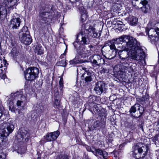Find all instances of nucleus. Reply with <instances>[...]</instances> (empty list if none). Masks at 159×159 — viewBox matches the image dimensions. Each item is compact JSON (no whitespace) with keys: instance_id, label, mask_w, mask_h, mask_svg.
I'll return each mask as SVG.
<instances>
[{"instance_id":"58836bf2","label":"nucleus","mask_w":159,"mask_h":159,"mask_svg":"<svg viewBox=\"0 0 159 159\" xmlns=\"http://www.w3.org/2000/svg\"><path fill=\"white\" fill-rule=\"evenodd\" d=\"M148 1L145 0L143 1L140 2L143 5V6H145V5H148Z\"/></svg>"},{"instance_id":"20e7f679","label":"nucleus","mask_w":159,"mask_h":159,"mask_svg":"<svg viewBox=\"0 0 159 159\" xmlns=\"http://www.w3.org/2000/svg\"><path fill=\"white\" fill-rule=\"evenodd\" d=\"M39 72V70L38 68L32 67L26 69L24 73L26 80L32 81L37 77Z\"/></svg>"},{"instance_id":"dca6fc26","label":"nucleus","mask_w":159,"mask_h":159,"mask_svg":"<svg viewBox=\"0 0 159 159\" xmlns=\"http://www.w3.org/2000/svg\"><path fill=\"white\" fill-rule=\"evenodd\" d=\"M60 134L58 131L50 133L46 136V139L48 141H51L55 140L58 137Z\"/></svg>"},{"instance_id":"39448f33","label":"nucleus","mask_w":159,"mask_h":159,"mask_svg":"<svg viewBox=\"0 0 159 159\" xmlns=\"http://www.w3.org/2000/svg\"><path fill=\"white\" fill-rule=\"evenodd\" d=\"M148 146L145 144L138 147L137 150L132 152V155L135 159H143L146 155L148 151Z\"/></svg>"},{"instance_id":"7c9ffc66","label":"nucleus","mask_w":159,"mask_h":159,"mask_svg":"<svg viewBox=\"0 0 159 159\" xmlns=\"http://www.w3.org/2000/svg\"><path fill=\"white\" fill-rule=\"evenodd\" d=\"M60 106V101L57 99H55L54 107L55 108H58Z\"/></svg>"},{"instance_id":"f03ea898","label":"nucleus","mask_w":159,"mask_h":159,"mask_svg":"<svg viewBox=\"0 0 159 159\" xmlns=\"http://www.w3.org/2000/svg\"><path fill=\"white\" fill-rule=\"evenodd\" d=\"M19 0H4L3 4L5 6H0V19L5 18L7 14V9L9 11L13 9V6L16 4Z\"/></svg>"},{"instance_id":"cd10ccee","label":"nucleus","mask_w":159,"mask_h":159,"mask_svg":"<svg viewBox=\"0 0 159 159\" xmlns=\"http://www.w3.org/2000/svg\"><path fill=\"white\" fill-rule=\"evenodd\" d=\"M80 13L81 14V20L82 22H84L87 19V15L86 13L85 10H83V12L80 11Z\"/></svg>"},{"instance_id":"8fccbe9b","label":"nucleus","mask_w":159,"mask_h":159,"mask_svg":"<svg viewBox=\"0 0 159 159\" xmlns=\"http://www.w3.org/2000/svg\"><path fill=\"white\" fill-rule=\"evenodd\" d=\"M116 56V55L115 54L114 55V56L113 57H111L110 58H107L106 57H105V58H106V59H113Z\"/></svg>"},{"instance_id":"423d86ee","label":"nucleus","mask_w":159,"mask_h":159,"mask_svg":"<svg viewBox=\"0 0 159 159\" xmlns=\"http://www.w3.org/2000/svg\"><path fill=\"white\" fill-rule=\"evenodd\" d=\"M82 29L84 30H85L86 31V34L89 36L93 38H98L101 36V31H98V32L95 31V28L90 25L89 23H87L83 25Z\"/></svg>"},{"instance_id":"3c124183","label":"nucleus","mask_w":159,"mask_h":159,"mask_svg":"<svg viewBox=\"0 0 159 159\" xmlns=\"http://www.w3.org/2000/svg\"><path fill=\"white\" fill-rule=\"evenodd\" d=\"M18 153H20V154H22L24 153L25 152V151H24V152H20V150H18Z\"/></svg>"},{"instance_id":"412c9836","label":"nucleus","mask_w":159,"mask_h":159,"mask_svg":"<svg viewBox=\"0 0 159 159\" xmlns=\"http://www.w3.org/2000/svg\"><path fill=\"white\" fill-rule=\"evenodd\" d=\"M146 32L148 35L149 37L150 38L156 37L155 35L156 31L154 29L147 28L146 29Z\"/></svg>"},{"instance_id":"c756f323","label":"nucleus","mask_w":159,"mask_h":159,"mask_svg":"<svg viewBox=\"0 0 159 159\" xmlns=\"http://www.w3.org/2000/svg\"><path fill=\"white\" fill-rule=\"evenodd\" d=\"M4 64V66H6L7 61L3 59L2 61L1 57H0V68H1L3 67L2 63Z\"/></svg>"},{"instance_id":"37998d69","label":"nucleus","mask_w":159,"mask_h":159,"mask_svg":"<svg viewBox=\"0 0 159 159\" xmlns=\"http://www.w3.org/2000/svg\"><path fill=\"white\" fill-rule=\"evenodd\" d=\"M3 109V107H2L1 108H0V119L2 115V112Z\"/></svg>"},{"instance_id":"4c0bfd02","label":"nucleus","mask_w":159,"mask_h":159,"mask_svg":"<svg viewBox=\"0 0 159 159\" xmlns=\"http://www.w3.org/2000/svg\"><path fill=\"white\" fill-rule=\"evenodd\" d=\"M6 157V155L3 153L0 152V159H5Z\"/></svg>"},{"instance_id":"ea45409f","label":"nucleus","mask_w":159,"mask_h":159,"mask_svg":"<svg viewBox=\"0 0 159 159\" xmlns=\"http://www.w3.org/2000/svg\"><path fill=\"white\" fill-rule=\"evenodd\" d=\"M159 135L157 134H156L155 136L152 137V140L153 142H155L158 140V137Z\"/></svg>"},{"instance_id":"603ef678","label":"nucleus","mask_w":159,"mask_h":159,"mask_svg":"<svg viewBox=\"0 0 159 159\" xmlns=\"http://www.w3.org/2000/svg\"><path fill=\"white\" fill-rule=\"evenodd\" d=\"M65 159H69L68 157L66 156V157H65Z\"/></svg>"},{"instance_id":"e433bc0d","label":"nucleus","mask_w":159,"mask_h":159,"mask_svg":"<svg viewBox=\"0 0 159 159\" xmlns=\"http://www.w3.org/2000/svg\"><path fill=\"white\" fill-rule=\"evenodd\" d=\"M100 123V120H99L96 121L94 122V128L97 127L99 126V124Z\"/></svg>"},{"instance_id":"c03bdc74","label":"nucleus","mask_w":159,"mask_h":159,"mask_svg":"<svg viewBox=\"0 0 159 159\" xmlns=\"http://www.w3.org/2000/svg\"><path fill=\"white\" fill-rule=\"evenodd\" d=\"M102 71L104 73H108L109 72V70L107 69L103 68Z\"/></svg>"},{"instance_id":"a878e982","label":"nucleus","mask_w":159,"mask_h":159,"mask_svg":"<svg viewBox=\"0 0 159 159\" xmlns=\"http://www.w3.org/2000/svg\"><path fill=\"white\" fill-rule=\"evenodd\" d=\"M10 54L11 56L14 58L17 57V56L19 55V51L17 48L15 47H14L12 48Z\"/></svg>"},{"instance_id":"7ed1b4c3","label":"nucleus","mask_w":159,"mask_h":159,"mask_svg":"<svg viewBox=\"0 0 159 159\" xmlns=\"http://www.w3.org/2000/svg\"><path fill=\"white\" fill-rule=\"evenodd\" d=\"M14 129L12 124L9 122L4 123L0 128V137L2 141L5 139L9 134L12 133Z\"/></svg>"},{"instance_id":"2f4dec72","label":"nucleus","mask_w":159,"mask_h":159,"mask_svg":"<svg viewBox=\"0 0 159 159\" xmlns=\"http://www.w3.org/2000/svg\"><path fill=\"white\" fill-rule=\"evenodd\" d=\"M58 64L60 66L63 67H65L67 65L66 62V61L64 60H63L61 61H60Z\"/></svg>"},{"instance_id":"de8ad7c7","label":"nucleus","mask_w":159,"mask_h":159,"mask_svg":"<svg viewBox=\"0 0 159 159\" xmlns=\"http://www.w3.org/2000/svg\"><path fill=\"white\" fill-rule=\"evenodd\" d=\"M123 24V22L121 21H118L117 22V24L119 25H122Z\"/></svg>"},{"instance_id":"5701e85b","label":"nucleus","mask_w":159,"mask_h":159,"mask_svg":"<svg viewBox=\"0 0 159 159\" xmlns=\"http://www.w3.org/2000/svg\"><path fill=\"white\" fill-rule=\"evenodd\" d=\"M128 21L131 25H136L138 21V19L135 16H129L128 18Z\"/></svg>"},{"instance_id":"1a4fd4ad","label":"nucleus","mask_w":159,"mask_h":159,"mask_svg":"<svg viewBox=\"0 0 159 159\" xmlns=\"http://www.w3.org/2000/svg\"><path fill=\"white\" fill-rule=\"evenodd\" d=\"M89 61L92 64L97 66L99 65L102 61L104 62V60L101 57L98 55L91 56L89 59Z\"/></svg>"},{"instance_id":"864d4df0","label":"nucleus","mask_w":159,"mask_h":159,"mask_svg":"<svg viewBox=\"0 0 159 159\" xmlns=\"http://www.w3.org/2000/svg\"><path fill=\"white\" fill-rule=\"evenodd\" d=\"M117 5H118L117 3H115L114 5V6L116 7V6H117Z\"/></svg>"},{"instance_id":"ddd939ff","label":"nucleus","mask_w":159,"mask_h":159,"mask_svg":"<svg viewBox=\"0 0 159 159\" xmlns=\"http://www.w3.org/2000/svg\"><path fill=\"white\" fill-rule=\"evenodd\" d=\"M81 37L82 39L81 42H83V44H88L89 43V39L88 38V35L86 34L85 30H82L80 33L77 35V39L78 38Z\"/></svg>"},{"instance_id":"bb28decb","label":"nucleus","mask_w":159,"mask_h":159,"mask_svg":"<svg viewBox=\"0 0 159 159\" xmlns=\"http://www.w3.org/2000/svg\"><path fill=\"white\" fill-rule=\"evenodd\" d=\"M83 62V61L79 59H78L76 57L73 60L70 61V64L75 66V65Z\"/></svg>"},{"instance_id":"b1692460","label":"nucleus","mask_w":159,"mask_h":159,"mask_svg":"<svg viewBox=\"0 0 159 159\" xmlns=\"http://www.w3.org/2000/svg\"><path fill=\"white\" fill-rule=\"evenodd\" d=\"M74 48H75L76 49L77 52L80 55H82L83 54V52L84 51L83 50V49L82 48V51H80V50H81V48H80V42L78 41H75L73 43Z\"/></svg>"},{"instance_id":"2eb2a0df","label":"nucleus","mask_w":159,"mask_h":159,"mask_svg":"<svg viewBox=\"0 0 159 159\" xmlns=\"http://www.w3.org/2000/svg\"><path fill=\"white\" fill-rule=\"evenodd\" d=\"M20 40L25 45L30 44L32 41L31 37L29 34V33H23L22 36Z\"/></svg>"},{"instance_id":"393cba45","label":"nucleus","mask_w":159,"mask_h":159,"mask_svg":"<svg viewBox=\"0 0 159 159\" xmlns=\"http://www.w3.org/2000/svg\"><path fill=\"white\" fill-rule=\"evenodd\" d=\"M9 99L8 101V106L9 109L12 112H15V108L14 106V102L13 100L11 99V96L9 98Z\"/></svg>"},{"instance_id":"6e6d98bb","label":"nucleus","mask_w":159,"mask_h":159,"mask_svg":"<svg viewBox=\"0 0 159 159\" xmlns=\"http://www.w3.org/2000/svg\"><path fill=\"white\" fill-rule=\"evenodd\" d=\"M99 116H100V117H101V115H99Z\"/></svg>"},{"instance_id":"aec40b11","label":"nucleus","mask_w":159,"mask_h":159,"mask_svg":"<svg viewBox=\"0 0 159 159\" xmlns=\"http://www.w3.org/2000/svg\"><path fill=\"white\" fill-rule=\"evenodd\" d=\"M118 39H113L110 41L108 44V46L111 49L114 50L115 51V53H116L118 51V50L116 48V46L115 45Z\"/></svg>"},{"instance_id":"f8f14e48","label":"nucleus","mask_w":159,"mask_h":159,"mask_svg":"<svg viewBox=\"0 0 159 159\" xmlns=\"http://www.w3.org/2000/svg\"><path fill=\"white\" fill-rule=\"evenodd\" d=\"M20 18H12L9 22L10 27L13 29H17L20 26Z\"/></svg>"},{"instance_id":"f3484780","label":"nucleus","mask_w":159,"mask_h":159,"mask_svg":"<svg viewBox=\"0 0 159 159\" xmlns=\"http://www.w3.org/2000/svg\"><path fill=\"white\" fill-rule=\"evenodd\" d=\"M46 9L42 11L40 13L39 16L41 18L42 20L44 21V23H46L48 21V19L51 16V14L48 11H46Z\"/></svg>"},{"instance_id":"79ce46f5","label":"nucleus","mask_w":159,"mask_h":159,"mask_svg":"<svg viewBox=\"0 0 159 159\" xmlns=\"http://www.w3.org/2000/svg\"><path fill=\"white\" fill-rule=\"evenodd\" d=\"M6 77V75L5 74L3 73H1L0 74V78L4 80Z\"/></svg>"},{"instance_id":"4468645a","label":"nucleus","mask_w":159,"mask_h":159,"mask_svg":"<svg viewBox=\"0 0 159 159\" xmlns=\"http://www.w3.org/2000/svg\"><path fill=\"white\" fill-rule=\"evenodd\" d=\"M93 153L97 157H99L100 158L106 159L107 156V153L104 151L98 148L95 149L94 151H92Z\"/></svg>"},{"instance_id":"c85d7f7f","label":"nucleus","mask_w":159,"mask_h":159,"mask_svg":"<svg viewBox=\"0 0 159 159\" xmlns=\"http://www.w3.org/2000/svg\"><path fill=\"white\" fill-rule=\"evenodd\" d=\"M142 11L144 13H147L149 11V6L148 5H145V6H143L141 7Z\"/></svg>"},{"instance_id":"0eeeda50","label":"nucleus","mask_w":159,"mask_h":159,"mask_svg":"<svg viewBox=\"0 0 159 159\" xmlns=\"http://www.w3.org/2000/svg\"><path fill=\"white\" fill-rule=\"evenodd\" d=\"M11 99L13 100L14 102H16V105L17 106H20L21 103L26 101V98L23 95L21 91L17 92L14 93H12L11 94Z\"/></svg>"},{"instance_id":"a19ab883","label":"nucleus","mask_w":159,"mask_h":159,"mask_svg":"<svg viewBox=\"0 0 159 159\" xmlns=\"http://www.w3.org/2000/svg\"><path fill=\"white\" fill-rule=\"evenodd\" d=\"M157 72L156 71H154L152 73H151V76L153 77H154L155 78H156L157 77Z\"/></svg>"},{"instance_id":"4be33fe9","label":"nucleus","mask_w":159,"mask_h":159,"mask_svg":"<svg viewBox=\"0 0 159 159\" xmlns=\"http://www.w3.org/2000/svg\"><path fill=\"white\" fill-rule=\"evenodd\" d=\"M128 53L129 54V51H127L125 49L124 50H120L118 52L120 58L122 61H124L128 57Z\"/></svg>"},{"instance_id":"6ab92c4d","label":"nucleus","mask_w":159,"mask_h":159,"mask_svg":"<svg viewBox=\"0 0 159 159\" xmlns=\"http://www.w3.org/2000/svg\"><path fill=\"white\" fill-rule=\"evenodd\" d=\"M34 51L38 55H41L43 53V49L41 45L38 43L34 46Z\"/></svg>"},{"instance_id":"a18cd8bd","label":"nucleus","mask_w":159,"mask_h":159,"mask_svg":"<svg viewBox=\"0 0 159 159\" xmlns=\"http://www.w3.org/2000/svg\"><path fill=\"white\" fill-rule=\"evenodd\" d=\"M154 29L156 31L155 34H159V28H157Z\"/></svg>"},{"instance_id":"5fc2aeb1","label":"nucleus","mask_w":159,"mask_h":159,"mask_svg":"<svg viewBox=\"0 0 159 159\" xmlns=\"http://www.w3.org/2000/svg\"><path fill=\"white\" fill-rule=\"evenodd\" d=\"M77 72H78V69H77Z\"/></svg>"},{"instance_id":"72a5a7b5","label":"nucleus","mask_w":159,"mask_h":159,"mask_svg":"<svg viewBox=\"0 0 159 159\" xmlns=\"http://www.w3.org/2000/svg\"><path fill=\"white\" fill-rule=\"evenodd\" d=\"M59 84L60 85V89H62L63 86V79L62 78H61L59 80Z\"/></svg>"},{"instance_id":"f257e3e1","label":"nucleus","mask_w":159,"mask_h":159,"mask_svg":"<svg viewBox=\"0 0 159 159\" xmlns=\"http://www.w3.org/2000/svg\"><path fill=\"white\" fill-rule=\"evenodd\" d=\"M120 42L126 43L124 49L129 51V55L131 58L138 61L141 65H145V54L140 47V43L132 37L123 35L118 39Z\"/></svg>"},{"instance_id":"a211bd4d","label":"nucleus","mask_w":159,"mask_h":159,"mask_svg":"<svg viewBox=\"0 0 159 159\" xmlns=\"http://www.w3.org/2000/svg\"><path fill=\"white\" fill-rule=\"evenodd\" d=\"M87 69L86 68L84 69V70H85L86 71L82 75V76L83 77L85 78V82L88 83L92 80L93 75L91 73L87 71L86 70Z\"/></svg>"},{"instance_id":"9b49d317","label":"nucleus","mask_w":159,"mask_h":159,"mask_svg":"<svg viewBox=\"0 0 159 159\" xmlns=\"http://www.w3.org/2000/svg\"><path fill=\"white\" fill-rule=\"evenodd\" d=\"M105 84L101 81L97 82L94 89L96 93L98 95H100L103 92L105 89Z\"/></svg>"},{"instance_id":"09e8293b","label":"nucleus","mask_w":159,"mask_h":159,"mask_svg":"<svg viewBox=\"0 0 159 159\" xmlns=\"http://www.w3.org/2000/svg\"><path fill=\"white\" fill-rule=\"evenodd\" d=\"M106 118L105 114L104 113L103 115L102 116L101 119H106Z\"/></svg>"},{"instance_id":"49530a36","label":"nucleus","mask_w":159,"mask_h":159,"mask_svg":"<svg viewBox=\"0 0 159 159\" xmlns=\"http://www.w3.org/2000/svg\"><path fill=\"white\" fill-rule=\"evenodd\" d=\"M107 48V47L106 46H104L103 47H102V54H103V49H104L105 48Z\"/></svg>"},{"instance_id":"c9c22d12","label":"nucleus","mask_w":159,"mask_h":159,"mask_svg":"<svg viewBox=\"0 0 159 159\" xmlns=\"http://www.w3.org/2000/svg\"><path fill=\"white\" fill-rule=\"evenodd\" d=\"M100 120V123L99 124V126L100 127L104 128L105 122L103 121V120Z\"/></svg>"},{"instance_id":"f704fd0d","label":"nucleus","mask_w":159,"mask_h":159,"mask_svg":"<svg viewBox=\"0 0 159 159\" xmlns=\"http://www.w3.org/2000/svg\"><path fill=\"white\" fill-rule=\"evenodd\" d=\"M22 32H23L24 33H29L28 32V28L27 26H24L21 30Z\"/></svg>"},{"instance_id":"473e14b6","label":"nucleus","mask_w":159,"mask_h":159,"mask_svg":"<svg viewBox=\"0 0 159 159\" xmlns=\"http://www.w3.org/2000/svg\"><path fill=\"white\" fill-rule=\"evenodd\" d=\"M93 109L95 113H96V112H98L100 110L96 104H94L93 105Z\"/></svg>"},{"instance_id":"6e6552de","label":"nucleus","mask_w":159,"mask_h":159,"mask_svg":"<svg viewBox=\"0 0 159 159\" xmlns=\"http://www.w3.org/2000/svg\"><path fill=\"white\" fill-rule=\"evenodd\" d=\"M29 136L28 132L25 128H21L20 129L19 133L17 135L18 137H20V139H21V141H23L25 139V141L27 142L29 140Z\"/></svg>"},{"instance_id":"9d476101","label":"nucleus","mask_w":159,"mask_h":159,"mask_svg":"<svg viewBox=\"0 0 159 159\" xmlns=\"http://www.w3.org/2000/svg\"><path fill=\"white\" fill-rule=\"evenodd\" d=\"M137 108H138L139 111V115L137 116L135 115L134 116L135 118H139L142 115L143 111V108L139 104H136L132 106L129 110V112L131 115L132 113H135L136 112Z\"/></svg>"}]
</instances>
